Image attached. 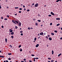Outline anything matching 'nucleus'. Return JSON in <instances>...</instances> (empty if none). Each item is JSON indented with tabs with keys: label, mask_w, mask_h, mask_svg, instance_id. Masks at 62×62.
<instances>
[{
	"label": "nucleus",
	"mask_w": 62,
	"mask_h": 62,
	"mask_svg": "<svg viewBox=\"0 0 62 62\" xmlns=\"http://www.w3.org/2000/svg\"><path fill=\"white\" fill-rule=\"evenodd\" d=\"M39 44H37L36 46V47H39Z\"/></svg>",
	"instance_id": "nucleus-9"
},
{
	"label": "nucleus",
	"mask_w": 62,
	"mask_h": 62,
	"mask_svg": "<svg viewBox=\"0 0 62 62\" xmlns=\"http://www.w3.org/2000/svg\"><path fill=\"white\" fill-rule=\"evenodd\" d=\"M21 22L18 23V26H21Z\"/></svg>",
	"instance_id": "nucleus-5"
},
{
	"label": "nucleus",
	"mask_w": 62,
	"mask_h": 62,
	"mask_svg": "<svg viewBox=\"0 0 62 62\" xmlns=\"http://www.w3.org/2000/svg\"><path fill=\"white\" fill-rule=\"evenodd\" d=\"M12 29H10L9 30V32L10 33L11 32H13V30H11Z\"/></svg>",
	"instance_id": "nucleus-4"
},
{
	"label": "nucleus",
	"mask_w": 62,
	"mask_h": 62,
	"mask_svg": "<svg viewBox=\"0 0 62 62\" xmlns=\"http://www.w3.org/2000/svg\"><path fill=\"white\" fill-rule=\"evenodd\" d=\"M21 12H21V11H19V13H21Z\"/></svg>",
	"instance_id": "nucleus-50"
},
{
	"label": "nucleus",
	"mask_w": 62,
	"mask_h": 62,
	"mask_svg": "<svg viewBox=\"0 0 62 62\" xmlns=\"http://www.w3.org/2000/svg\"><path fill=\"white\" fill-rule=\"evenodd\" d=\"M1 19H3V17L2 16L1 17Z\"/></svg>",
	"instance_id": "nucleus-54"
},
{
	"label": "nucleus",
	"mask_w": 62,
	"mask_h": 62,
	"mask_svg": "<svg viewBox=\"0 0 62 62\" xmlns=\"http://www.w3.org/2000/svg\"><path fill=\"white\" fill-rule=\"evenodd\" d=\"M15 16H16L17 15V14L16 13V14H15Z\"/></svg>",
	"instance_id": "nucleus-58"
},
{
	"label": "nucleus",
	"mask_w": 62,
	"mask_h": 62,
	"mask_svg": "<svg viewBox=\"0 0 62 62\" xmlns=\"http://www.w3.org/2000/svg\"><path fill=\"white\" fill-rule=\"evenodd\" d=\"M35 25L36 26H37V25H38V23H35Z\"/></svg>",
	"instance_id": "nucleus-13"
},
{
	"label": "nucleus",
	"mask_w": 62,
	"mask_h": 62,
	"mask_svg": "<svg viewBox=\"0 0 62 62\" xmlns=\"http://www.w3.org/2000/svg\"><path fill=\"white\" fill-rule=\"evenodd\" d=\"M56 20H60V18H56Z\"/></svg>",
	"instance_id": "nucleus-8"
},
{
	"label": "nucleus",
	"mask_w": 62,
	"mask_h": 62,
	"mask_svg": "<svg viewBox=\"0 0 62 62\" xmlns=\"http://www.w3.org/2000/svg\"><path fill=\"white\" fill-rule=\"evenodd\" d=\"M37 21L39 22H41V21L40 20H38Z\"/></svg>",
	"instance_id": "nucleus-28"
},
{
	"label": "nucleus",
	"mask_w": 62,
	"mask_h": 62,
	"mask_svg": "<svg viewBox=\"0 0 62 62\" xmlns=\"http://www.w3.org/2000/svg\"><path fill=\"white\" fill-rule=\"evenodd\" d=\"M52 25V23H50V25Z\"/></svg>",
	"instance_id": "nucleus-47"
},
{
	"label": "nucleus",
	"mask_w": 62,
	"mask_h": 62,
	"mask_svg": "<svg viewBox=\"0 0 62 62\" xmlns=\"http://www.w3.org/2000/svg\"><path fill=\"white\" fill-rule=\"evenodd\" d=\"M29 53H30V54L31 53V51H29Z\"/></svg>",
	"instance_id": "nucleus-61"
},
{
	"label": "nucleus",
	"mask_w": 62,
	"mask_h": 62,
	"mask_svg": "<svg viewBox=\"0 0 62 62\" xmlns=\"http://www.w3.org/2000/svg\"><path fill=\"white\" fill-rule=\"evenodd\" d=\"M46 39H48V37H47V36H46Z\"/></svg>",
	"instance_id": "nucleus-55"
},
{
	"label": "nucleus",
	"mask_w": 62,
	"mask_h": 62,
	"mask_svg": "<svg viewBox=\"0 0 62 62\" xmlns=\"http://www.w3.org/2000/svg\"><path fill=\"white\" fill-rule=\"evenodd\" d=\"M7 17L8 18L9 17V16H8V15H7Z\"/></svg>",
	"instance_id": "nucleus-53"
},
{
	"label": "nucleus",
	"mask_w": 62,
	"mask_h": 62,
	"mask_svg": "<svg viewBox=\"0 0 62 62\" xmlns=\"http://www.w3.org/2000/svg\"><path fill=\"white\" fill-rule=\"evenodd\" d=\"M8 60H11V58H9L8 59Z\"/></svg>",
	"instance_id": "nucleus-39"
},
{
	"label": "nucleus",
	"mask_w": 62,
	"mask_h": 62,
	"mask_svg": "<svg viewBox=\"0 0 62 62\" xmlns=\"http://www.w3.org/2000/svg\"><path fill=\"white\" fill-rule=\"evenodd\" d=\"M52 54H54V51L53 50L52 51Z\"/></svg>",
	"instance_id": "nucleus-19"
},
{
	"label": "nucleus",
	"mask_w": 62,
	"mask_h": 62,
	"mask_svg": "<svg viewBox=\"0 0 62 62\" xmlns=\"http://www.w3.org/2000/svg\"><path fill=\"white\" fill-rule=\"evenodd\" d=\"M8 55H11V53H8Z\"/></svg>",
	"instance_id": "nucleus-20"
},
{
	"label": "nucleus",
	"mask_w": 62,
	"mask_h": 62,
	"mask_svg": "<svg viewBox=\"0 0 62 62\" xmlns=\"http://www.w3.org/2000/svg\"><path fill=\"white\" fill-rule=\"evenodd\" d=\"M51 62H53V60H52L51 61Z\"/></svg>",
	"instance_id": "nucleus-57"
},
{
	"label": "nucleus",
	"mask_w": 62,
	"mask_h": 62,
	"mask_svg": "<svg viewBox=\"0 0 62 62\" xmlns=\"http://www.w3.org/2000/svg\"><path fill=\"white\" fill-rule=\"evenodd\" d=\"M31 56H35V55H34L33 54H31Z\"/></svg>",
	"instance_id": "nucleus-26"
},
{
	"label": "nucleus",
	"mask_w": 62,
	"mask_h": 62,
	"mask_svg": "<svg viewBox=\"0 0 62 62\" xmlns=\"http://www.w3.org/2000/svg\"><path fill=\"white\" fill-rule=\"evenodd\" d=\"M60 25V24H58L56 25V26H59Z\"/></svg>",
	"instance_id": "nucleus-24"
},
{
	"label": "nucleus",
	"mask_w": 62,
	"mask_h": 62,
	"mask_svg": "<svg viewBox=\"0 0 62 62\" xmlns=\"http://www.w3.org/2000/svg\"><path fill=\"white\" fill-rule=\"evenodd\" d=\"M21 45H20L18 46V47H19V48H20V47H21Z\"/></svg>",
	"instance_id": "nucleus-30"
},
{
	"label": "nucleus",
	"mask_w": 62,
	"mask_h": 62,
	"mask_svg": "<svg viewBox=\"0 0 62 62\" xmlns=\"http://www.w3.org/2000/svg\"><path fill=\"white\" fill-rule=\"evenodd\" d=\"M51 14V15H53V16H54V15H55V14H54L53 12H51L50 13Z\"/></svg>",
	"instance_id": "nucleus-3"
},
{
	"label": "nucleus",
	"mask_w": 62,
	"mask_h": 62,
	"mask_svg": "<svg viewBox=\"0 0 62 62\" xmlns=\"http://www.w3.org/2000/svg\"><path fill=\"white\" fill-rule=\"evenodd\" d=\"M54 31L55 33H57V31Z\"/></svg>",
	"instance_id": "nucleus-23"
},
{
	"label": "nucleus",
	"mask_w": 62,
	"mask_h": 62,
	"mask_svg": "<svg viewBox=\"0 0 62 62\" xmlns=\"http://www.w3.org/2000/svg\"><path fill=\"white\" fill-rule=\"evenodd\" d=\"M33 61L34 62H35V58H34Z\"/></svg>",
	"instance_id": "nucleus-33"
},
{
	"label": "nucleus",
	"mask_w": 62,
	"mask_h": 62,
	"mask_svg": "<svg viewBox=\"0 0 62 62\" xmlns=\"http://www.w3.org/2000/svg\"><path fill=\"white\" fill-rule=\"evenodd\" d=\"M11 35H14V32H12L11 33Z\"/></svg>",
	"instance_id": "nucleus-14"
},
{
	"label": "nucleus",
	"mask_w": 62,
	"mask_h": 62,
	"mask_svg": "<svg viewBox=\"0 0 62 62\" xmlns=\"http://www.w3.org/2000/svg\"><path fill=\"white\" fill-rule=\"evenodd\" d=\"M30 28L31 29H33V28L32 27H31Z\"/></svg>",
	"instance_id": "nucleus-46"
},
{
	"label": "nucleus",
	"mask_w": 62,
	"mask_h": 62,
	"mask_svg": "<svg viewBox=\"0 0 62 62\" xmlns=\"http://www.w3.org/2000/svg\"><path fill=\"white\" fill-rule=\"evenodd\" d=\"M4 20H8V19H7V18H5L4 19Z\"/></svg>",
	"instance_id": "nucleus-40"
},
{
	"label": "nucleus",
	"mask_w": 62,
	"mask_h": 62,
	"mask_svg": "<svg viewBox=\"0 0 62 62\" xmlns=\"http://www.w3.org/2000/svg\"><path fill=\"white\" fill-rule=\"evenodd\" d=\"M15 28H16V29H17V28H18V27H17V26H15Z\"/></svg>",
	"instance_id": "nucleus-21"
},
{
	"label": "nucleus",
	"mask_w": 62,
	"mask_h": 62,
	"mask_svg": "<svg viewBox=\"0 0 62 62\" xmlns=\"http://www.w3.org/2000/svg\"><path fill=\"white\" fill-rule=\"evenodd\" d=\"M61 54H62L61 53H60V54H59L58 55V57H59V56H60V55H61Z\"/></svg>",
	"instance_id": "nucleus-12"
},
{
	"label": "nucleus",
	"mask_w": 62,
	"mask_h": 62,
	"mask_svg": "<svg viewBox=\"0 0 62 62\" xmlns=\"http://www.w3.org/2000/svg\"><path fill=\"white\" fill-rule=\"evenodd\" d=\"M23 4H22L21 5V7H22V6H23Z\"/></svg>",
	"instance_id": "nucleus-49"
},
{
	"label": "nucleus",
	"mask_w": 62,
	"mask_h": 62,
	"mask_svg": "<svg viewBox=\"0 0 62 62\" xmlns=\"http://www.w3.org/2000/svg\"><path fill=\"white\" fill-rule=\"evenodd\" d=\"M21 62H24V61H21Z\"/></svg>",
	"instance_id": "nucleus-63"
},
{
	"label": "nucleus",
	"mask_w": 62,
	"mask_h": 62,
	"mask_svg": "<svg viewBox=\"0 0 62 62\" xmlns=\"http://www.w3.org/2000/svg\"><path fill=\"white\" fill-rule=\"evenodd\" d=\"M38 16H40V15H39V14H38Z\"/></svg>",
	"instance_id": "nucleus-52"
},
{
	"label": "nucleus",
	"mask_w": 62,
	"mask_h": 62,
	"mask_svg": "<svg viewBox=\"0 0 62 62\" xmlns=\"http://www.w3.org/2000/svg\"><path fill=\"white\" fill-rule=\"evenodd\" d=\"M60 39H61V40H62V37H61V38H60Z\"/></svg>",
	"instance_id": "nucleus-56"
},
{
	"label": "nucleus",
	"mask_w": 62,
	"mask_h": 62,
	"mask_svg": "<svg viewBox=\"0 0 62 62\" xmlns=\"http://www.w3.org/2000/svg\"><path fill=\"white\" fill-rule=\"evenodd\" d=\"M34 58L35 59H39V58Z\"/></svg>",
	"instance_id": "nucleus-27"
},
{
	"label": "nucleus",
	"mask_w": 62,
	"mask_h": 62,
	"mask_svg": "<svg viewBox=\"0 0 62 62\" xmlns=\"http://www.w3.org/2000/svg\"><path fill=\"white\" fill-rule=\"evenodd\" d=\"M46 33L45 32L44 33V34L45 35H46Z\"/></svg>",
	"instance_id": "nucleus-44"
},
{
	"label": "nucleus",
	"mask_w": 62,
	"mask_h": 62,
	"mask_svg": "<svg viewBox=\"0 0 62 62\" xmlns=\"http://www.w3.org/2000/svg\"><path fill=\"white\" fill-rule=\"evenodd\" d=\"M28 30H30V27H28Z\"/></svg>",
	"instance_id": "nucleus-25"
},
{
	"label": "nucleus",
	"mask_w": 62,
	"mask_h": 62,
	"mask_svg": "<svg viewBox=\"0 0 62 62\" xmlns=\"http://www.w3.org/2000/svg\"><path fill=\"white\" fill-rule=\"evenodd\" d=\"M48 59H49V60H51V58H48Z\"/></svg>",
	"instance_id": "nucleus-34"
},
{
	"label": "nucleus",
	"mask_w": 62,
	"mask_h": 62,
	"mask_svg": "<svg viewBox=\"0 0 62 62\" xmlns=\"http://www.w3.org/2000/svg\"><path fill=\"white\" fill-rule=\"evenodd\" d=\"M40 35H42V36L43 35V33L41 32L40 33Z\"/></svg>",
	"instance_id": "nucleus-6"
},
{
	"label": "nucleus",
	"mask_w": 62,
	"mask_h": 62,
	"mask_svg": "<svg viewBox=\"0 0 62 62\" xmlns=\"http://www.w3.org/2000/svg\"><path fill=\"white\" fill-rule=\"evenodd\" d=\"M37 40V38H34V41H36Z\"/></svg>",
	"instance_id": "nucleus-22"
},
{
	"label": "nucleus",
	"mask_w": 62,
	"mask_h": 62,
	"mask_svg": "<svg viewBox=\"0 0 62 62\" xmlns=\"http://www.w3.org/2000/svg\"><path fill=\"white\" fill-rule=\"evenodd\" d=\"M20 52H22V51H23V49H22V48H20Z\"/></svg>",
	"instance_id": "nucleus-16"
},
{
	"label": "nucleus",
	"mask_w": 62,
	"mask_h": 62,
	"mask_svg": "<svg viewBox=\"0 0 62 62\" xmlns=\"http://www.w3.org/2000/svg\"><path fill=\"white\" fill-rule=\"evenodd\" d=\"M0 57H2V58H4V56L0 55Z\"/></svg>",
	"instance_id": "nucleus-10"
},
{
	"label": "nucleus",
	"mask_w": 62,
	"mask_h": 62,
	"mask_svg": "<svg viewBox=\"0 0 62 62\" xmlns=\"http://www.w3.org/2000/svg\"><path fill=\"white\" fill-rule=\"evenodd\" d=\"M49 40H52V38H51V37H49Z\"/></svg>",
	"instance_id": "nucleus-11"
},
{
	"label": "nucleus",
	"mask_w": 62,
	"mask_h": 62,
	"mask_svg": "<svg viewBox=\"0 0 62 62\" xmlns=\"http://www.w3.org/2000/svg\"><path fill=\"white\" fill-rule=\"evenodd\" d=\"M39 6V4L38 3H36L35 4L34 6L35 7H38Z\"/></svg>",
	"instance_id": "nucleus-2"
},
{
	"label": "nucleus",
	"mask_w": 62,
	"mask_h": 62,
	"mask_svg": "<svg viewBox=\"0 0 62 62\" xmlns=\"http://www.w3.org/2000/svg\"><path fill=\"white\" fill-rule=\"evenodd\" d=\"M15 9H18V8H19V7H15Z\"/></svg>",
	"instance_id": "nucleus-18"
},
{
	"label": "nucleus",
	"mask_w": 62,
	"mask_h": 62,
	"mask_svg": "<svg viewBox=\"0 0 62 62\" xmlns=\"http://www.w3.org/2000/svg\"><path fill=\"white\" fill-rule=\"evenodd\" d=\"M51 34L53 36H54V33H51Z\"/></svg>",
	"instance_id": "nucleus-17"
},
{
	"label": "nucleus",
	"mask_w": 62,
	"mask_h": 62,
	"mask_svg": "<svg viewBox=\"0 0 62 62\" xmlns=\"http://www.w3.org/2000/svg\"><path fill=\"white\" fill-rule=\"evenodd\" d=\"M11 37H12V39H13V38H14V37L13 36H11Z\"/></svg>",
	"instance_id": "nucleus-31"
},
{
	"label": "nucleus",
	"mask_w": 62,
	"mask_h": 62,
	"mask_svg": "<svg viewBox=\"0 0 62 62\" xmlns=\"http://www.w3.org/2000/svg\"><path fill=\"white\" fill-rule=\"evenodd\" d=\"M1 27L2 28H4V26L2 25L1 26Z\"/></svg>",
	"instance_id": "nucleus-38"
},
{
	"label": "nucleus",
	"mask_w": 62,
	"mask_h": 62,
	"mask_svg": "<svg viewBox=\"0 0 62 62\" xmlns=\"http://www.w3.org/2000/svg\"><path fill=\"white\" fill-rule=\"evenodd\" d=\"M29 62H32V61H31V60H30V61H29Z\"/></svg>",
	"instance_id": "nucleus-48"
},
{
	"label": "nucleus",
	"mask_w": 62,
	"mask_h": 62,
	"mask_svg": "<svg viewBox=\"0 0 62 62\" xmlns=\"http://www.w3.org/2000/svg\"><path fill=\"white\" fill-rule=\"evenodd\" d=\"M6 62H8V60H6Z\"/></svg>",
	"instance_id": "nucleus-59"
},
{
	"label": "nucleus",
	"mask_w": 62,
	"mask_h": 62,
	"mask_svg": "<svg viewBox=\"0 0 62 62\" xmlns=\"http://www.w3.org/2000/svg\"><path fill=\"white\" fill-rule=\"evenodd\" d=\"M26 10V9L25 8H24V11H25Z\"/></svg>",
	"instance_id": "nucleus-43"
},
{
	"label": "nucleus",
	"mask_w": 62,
	"mask_h": 62,
	"mask_svg": "<svg viewBox=\"0 0 62 62\" xmlns=\"http://www.w3.org/2000/svg\"><path fill=\"white\" fill-rule=\"evenodd\" d=\"M19 10H22V8H19Z\"/></svg>",
	"instance_id": "nucleus-37"
},
{
	"label": "nucleus",
	"mask_w": 62,
	"mask_h": 62,
	"mask_svg": "<svg viewBox=\"0 0 62 62\" xmlns=\"http://www.w3.org/2000/svg\"><path fill=\"white\" fill-rule=\"evenodd\" d=\"M48 46H49L48 45H47V47H48Z\"/></svg>",
	"instance_id": "nucleus-60"
},
{
	"label": "nucleus",
	"mask_w": 62,
	"mask_h": 62,
	"mask_svg": "<svg viewBox=\"0 0 62 62\" xmlns=\"http://www.w3.org/2000/svg\"><path fill=\"white\" fill-rule=\"evenodd\" d=\"M33 20H34V21H35V20H35V19H33Z\"/></svg>",
	"instance_id": "nucleus-62"
},
{
	"label": "nucleus",
	"mask_w": 62,
	"mask_h": 62,
	"mask_svg": "<svg viewBox=\"0 0 62 62\" xmlns=\"http://www.w3.org/2000/svg\"><path fill=\"white\" fill-rule=\"evenodd\" d=\"M23 60L24 61H26V59H23Z\"/></svg>",
	"instance_id": "nucleus-45"
},
{
	"label": "nucleus",
	"mask_w": 62,
	"mask_h": 62,
	"mask_svg": "<svg viewBox=\"0 0 62 62\" xmlns=\"http://www.w3.org/2000/svg\"><path fill=\"white\" fill-rule=\"evenodd\" d=\"M5 42L7 43V39L6 38L5 39Z\"/></svg>",
	"instance_id": "nucleus-15"
},
{
	"label": "nucleus",
	"mask_w": 62,
	"mask_h": 62,
	"mask_svg": "<svg viewBox=\"0 0 62 62\" xmlns=\"http://www.w3.org/2000/svg\"><path fill=\"white\" fill-rule=\"evenodd\" d=\"M38 36H39V33L38 34Z\"/></svg>",
	"instance_id": "nucleus-64"
},
{
	"label": "nucleus",
	"mask_w": 62,
	"mask_h": 62,
	"mask_svg": "<svg viewBox=\"0 0 62 62\" xmlns=\"http://www.w3.org/2000/svg\"><path fill=\"white\" fill-rule=\"evenodd\" d=\"M59 1H60V2H61V0H57L56 1V2H58Z\"/></svg>",
	"instance_id": "nucleus-7"
},
{
	"label": "nucleus",
	"mask_w": 62,
	"mask_h": 62,
	"mask_svg": "<svg viewBox=\"0 0 62 62\" xmlns=\"http://www.w3.org/2000/svg\"><path fill=\"white\" fill-rule=\"evenodd\" d=\"M48 16H49V17H51V16H52V15H48Z\"/></svg>",
	"instance_id": "nucleus-29"
},
{
	"label": "nucleus",
	"mask_w": 62,
	"mask_h": 62,
	"mask_svg": "<svg viewBox=\"0 0 62 62\" xmlns=\"http://www.w3.org/2000/svg\"><path fill=\"white\" fill-rule=\"evenodd\" d=\"M9 46H10L11 47V48H12V46L11 45H9Z\"/></svg>",
	"instance_id": "nucleus-32"
},
{
	"label": "nucleus",
	"mask_w": 62,
	"mask_h": 62,
	"mask_svg": "<svg viewBox=\"0 0 62 62\" xmlns=\"http://www.w3.org/2000/svg\"><path fill=\"white\" fill-rule=\"evenodd\" d=\"M23 7L24 8H25V6H24V5H23Z\"/></svg>",
	"instance_id": "nucleus-51"
},
{
	"label": "nucleus",
	"mask_w": 62,
	"mask_h": 62,
	"mask_svg": "<svg viewBox=\"0 0 62 62\" xmlns=\"http://www.w3.org/2000/svg\"><path fill=\"white\" fill-rule=\"evenodd\" d=\"M20 35H21V36H23V33H22Z\"/></svg>",
	"instance_id": "nucleus-36"
},
{
	"label": "nucleus",
	"mask_w": 62,
	"mask_h": 62,
	"mask_svg": "<svg viewBox=\"0 0 62 62\" xmlns=\"http://www.w3.org/2000/svg\"><path fill=\"white\" fill-rule=\"evenodd\" d=\"M12 22L13 23H15V24H16V23H17V24H18V23H19V22H18L16 20L15 21L14 20H12Z\"/></svg>",
	"instance_id": "nucleus-1"
},
{
	"label": "nucleus",
	"mask_w": 62,
	"mask_h": 62,
	"mask_svg": "<svg viewBox=\"0 0 62 62\" xmlns=\"http://www.w3.org/2000/svg\"><path fill=\"white\" fill-rule=\"evenodd\" d=\"M35 5L34 3H33L32 4V6H34Z\"/></svg>",
	"instance_id": "nucleus-41"
},
{
	"label": "nucleus",
	"mask_w": 62,
	"mask_h": 62,
	"mask_svg": "<svg viewBox=\"0 0 62 62\" xmlns=\"http://www.w3.org/2000/svg\"><path fill=\"white\" fill-rule=\"evenodd\" d=\"M30 10H29V9H28L27 10V11L28 12V11H29Z\"/></svg>",
	"instance_id": "nucleus-35"
},
{
	"label": "nucleus",
	"mask_w": 62,
	"mask_h": 62,
	"mask_svg": "<svg viewBox=\"0 0 62 62\" xmlns=\"http://www.w3.org/2000/svg\"><path fill=\"white\" fill-rule=\"evenodd\" d=\"M20 32L22 33H23V31H21Z\"/></svg>",
	"instance_id": "nucleus-42"
}]
</instances>
